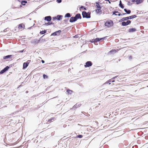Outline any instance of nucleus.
Listing matches in <instances>:
<instances>
[{"label": "nucleus", "instance_id": "51", "mask_svg": "<svg viewBox=\"0 0 148 148\" xmlns=\"http://www.w3.org/2000/svg\"><path fill=\"white\" fill-rule=\"evenodd\" d=\"M132 56H129V59H130V60H131V59H132Z\"/></svg>", "mask_w": 148, "mask_h": 148}, {"label": "nucleus", "instance_id": "60", "mask_svg": "<svg viewBox=\"0 0 148 148\" xmlns=\"http://www.w3.org/2000/svg\"><path fill=\"white\" fill-rule=\"evenodd\" d=\"M38 8H37L35 10L37 11L38 10Z\"/></svg>", "mask_w": 148, "mask_h": 148}, {"label": "nucleus", "instance_id": "63", "mask_svg": "<svg viewBox=\"0 0 148 148\" xmlns=\"http://www.w3.org/2000/svg\"><path fill=\"white\" fill-rule=\"evenodd\" d=\"M55 63V62H52V63L53 64H54V63Z\"/></svg>", "mask_w": 148, "mask_h": 148}, {"label": "nucleus", "instance_id": "62", "mask_svg": "<svg viewBox=\"0 0 148 148\" xmlns=\"http://www.w3.org/2000/svg\"><path fill=\"white\" fill-rule=\"evenodd\" d=\"M148 18H146V20H148Z\"/></svg>", "mask_w": 148, "mask_h": 148}, {"label": "nucleus", "instance_id": "13", "mask_svg": "<svg viewBox=\"0 0 148 148\" xmlns=\"http://www.w3.org/2000/svg\"><path fill=\"white\" fill-rule=\"evenodd\" d=\"M44 20L47 22L50 21H51L52 18L51 16H45L44 18Z\"/></svg>", "mask_w": 148, "mask_h": 148}, {"label": "nucleus", "instance_id": "26", "mask_svg": "<svg viewBox=\"0 0 148 148\" xmlns=\"http://www.w3.org/2000/svg\"><path fill=\"white\" fill-rule=\"evenodd\" d=\"M66 92L68 93V95H71L72 93L73 92V91L72 90H70L69 89L66 90Z\"/></svg>", "mask_w": 148, "mask_h": 148}, {"label": "nucleus", "instance_id": "59", "mask_svg": "<svg viewBox=\"0 0 148 148\" xmlns=\"http://www.w3.org/2000/svg\"><path fill=\"white\" fill-rule=\"evenodd\" d=\"M28 92H29V91H28V90H26V91H25V93H26V94H27V93H28Z\"/></svg>", "mask_w": 148, "mask_h": 148}, {"label": "nucleus", "instance_id": "49", "mask_svg": "<svg viewBox=\"0 0 148 148\" xmlns=\"http://www.w3.org/2000/svg\"><path fill=\"white\" fill-rule=\"evenodd\" d=\"M23 83H24L23 82H22L21 84L20 85H19V86H18L17 88H19L20 87H21L22 86H23L22 84H23Z\"/></svg>", "mask_w": 148, "mask_h": 148}, {"label": "nucleus", "instance_id": "61", "mask_svg": "<svg viewBox=\"0 0 148 148\" xmlns=\"http://www.w3.org/2000/svg\"><path fill=\"white\" fill-rule=\"evenodd\" d=\"M118 13V14H121L120 12H119L118 13Z\"/></svg>", "mask_w": 148, "mask_h": 148}, {"label": "nucleus", "instance_id": "10", "mask_svg": "<svg viewBox=\"0 0 148 148\" xmlns=\"http://www.w3.org/2000/svg\"><path fill=\"white\" fill-rule=\"evenodd\" d=\"M96 7L97 9H101L102 6L100 4H102L101 3L99 2H96Z\"/></svg>", "mask_w": 148, "mask_h": 148}, {"label": "nucleus", "instance_id": "43", "mask_svg": "<svg viewBox=\"0 0 148 148\" xmlns=\"http://www.w3.org/2000/svg\"><path fill=\"white\" fill-rule=\"evenodd\" d=\"M15 63H13V64H10V65H9V66L10 68L12 67L13 66H14V65L16 64Z\"/></svg>", "mask_w": 148, "mask_h": 148}, {"label": "nucleus", "instance_id": "14", "mask_svg": "<svg viewBox=\"0 0 148 148\" xmlns=\"http://www.w3.org/2000/svg\"><path fill=\"white\" fill-rule=\"evenodd\" d=\"M81 105V104L80 103H77L75 105H74L72 107V109L75 110L76 108L78 107H79Z\"/></svg>", "mask_w": 148, "mask_h": 148}, {"label": "nucleus", "instance_id": "45", "mask_svg": "<svg viewBox=\"0 0 148 148\" xmlns=\"http://www.w3.org/2000/svg\"><path fill=\"white\" fill-rule=\"evenodd\" d=\"M126 14V13H123L122 14H118V16H122L123 15H124Z\"/></svg>", "mask_w": 148, "mask_h": 148}, {"label": "nucleus", "instance_id": "41", "mask_svg": "<svg viewBox=\"0 0 148 148\" xmlns=\"http://www.w3.org/2000/svg\"><path fill=\"white\" fill-rule=\"evenodd\" d=\"M132 19H133L137 17V16L136 15H134L131 16Z\"/></svg>", "mask_w": 148, "mask_h": 148}, {"label": "nucleus", "instance_id": "64", "mask_svg": "<svg viewBox=\"0 0 148 148\" xmlns=\"http://www.w3.org/2000/svg\"><path fill=\"white\" fill-rule=\"evenodd\" d=\"M65 137H66V136H64L63 138H65Z\"/></svg>", "mask_w": 148, "mask_h": 148}, {"label": "nucleus", "instance_id": "37", "mask_svg": "<svg viewBox=\"0 0 148 148\" xmlns=\"http://www.w3.org/2000/svg\"><path fill=\"white\" fill-rule=\"evenodd\" d=\"M83 136L82 135H78L76 137H75V138H82Z\"/></svg>", "mask_w": 148, "mask_h": 148}, {"label": "nucleus", "instance_id": "30", "mask_svg": "<svg viewBox=\"0 0 148 148\" xmlns=\"http://www.w3.org/2000/svg\"><path fill=\"white\" fill-rule=\"evenodd\" d=\"M55 119V117H51L50 119H49L47 121V122H51L53 120H54V119Z\"/></svg>", "mask_w": 148, "mask_h": 148}, {"label": "nucleus", "instance_id": "9", "mask_svg": "<svg viewBox=\"0 0 148 148\" xmlns=\"http://www.w3.org/2000/svg\"><path fill=\"white\" fill-rule=\"evenodd\" d=\"M61 32V30H58L56 31L55 32L51 34V36H59L60 35Z\"/></svg>", "mask_w": 148, "mask_h": 148}, {"label": "nucleus", "instance_id": "19", "mask_svg": "<svg viewBox=\"0 0 148 148\" xmlns=\"http://www.w3.org/2000/svg\"><path fill=\"white\" fill-rule=\"evenodd\" d=\"M124 10L126 13V14H130L131 13V11L130 9H128L126 8H124Z\"/></svg>", "mask_w": 148, "mask_h": 148}, {"label": "nucleus", "instance_id": "50", "mask_svg": "<svg viewBox=\"0 0 148 148\" xmlns=\"http://www.w3.org/2000/svg\"><path fill=\"white\" fill-rule=\"evenodd\" d=\"M40 41L42 42H44V41H45V39H42V38H41V40Z\"/></svg>", "mask_w": 148, "mask_h": 148}, {"label": "nucleus", "instance_id": "58", "mask_svg": "<svg viewBox=\"0 0 148 148\" xmlns=\"http://www.w3.org/2000/svg\"><path fill=\"white\" fill-rule=\"evenodd\" d=\"M121 3H122V1H121V0H120L119 3V4H121Z\"/></svg>", "mask_w": 148, "mask_h": 148}, {"label": "nucleus", "instance_id": "24", "mask_svg": "<svg viewBox=\"0 0 148 148\" xmlns=\"http://www.w3.org/2000/svg\"><path fill=\"white\" fill-rule=\"evenodd\" d=\"M95 11L96 12L97 14H99V13L101 14L102 12V11L101 10V9L97 8L95 10Z\"/></svg>", "mask_w": 148, "mask_h": 148}, {"label": "nucleus", "instance_id": "29", "mask_svg": "<svg viewBox=\"0 0 148 148\" xmlns=\"http://www.w3.org/2000/svg\"><path fill=\"white\" fill-rule=\"evenodd\" d=\"M10 68V67L8 66H6L3 69L6 72L7 71L8 69Z\"/></svg>", "mask_w": 148, "mask_h": 148}, {"label": "nucleus", "instance_id": "4", "mask_svg": "<svg viewBox=\"0 0 148 148\" xmlns=\"http://www.w3.org/2000/svg\"><path fill=\"white\" fill-rule=\"evenodd\" d=\"M118 77V75H117L115 76V77L112 78L111 79L108 80L105 83V84H108L109 85L111 84V82H116L117 83L119 81V80L117 79H116L117 78V77Z\"/></svg>", "mask_w": 148, "mask_h": 148}, {"label": "nucleus", "instance_id": "5", "mask_svg": "<svg viewBox=\"0 0 148 148\" xmlns=\"http://www.w3.org/2000/svg\"><path fill=\"white\" fill-rule=\"evenodd\" d=\"M45 35L42 36L38 40H37V39H34L33 40L31 41V43L32 44L35 43V44H37L41 40V38L43 37Z\"/></svg>", "mask_w": 148, "mask_h": 148}, {"label": "nucleus", "instance_id": "22", "mask_svg": "<svg viewBox=\"0 0 148 148\" xmlns=\"http://www.w3.org/2000/svg\"><path fill=\"white\" fill-rule=\"evenodd\" d=\"M144 1V0H136L135 3L137 5L139 4L142 3Z\"/></svg>", "mask_w": 148, "mask_h": 148}, {"label": "nucleus", "instance_id": "16", "mask_svg": "<svg viewBox=\"0 0 148 148\" xmlns=\"http://www.w3.org/2000/svg\"><path fill=\"white\" fill-rule=\"evenodd\" d=\"M14 56L12 55H9L7 56H4L3 57V60H5L7 59L10 58Z\"/></svg>", "mask_w": 148, "mask_h": 148}, {"label": "nucleus", "instance_id": "34", "mask_svg": "<svg viewBox=\"0 0 148 148\" xmlns=\"http://www.w3.org/2000/svg\"><path fill=\"white\" fill-rule=\"evenodd\" d=\"M131 22V21L130 20H127V21L126 22V23L127 24V26L130 25V24Z\"/></svg>", "mask_w": 148, "mask_h": 148}, {"label": "nucleus", "instance_id": "7", "mask_svg": "<svg viewBox=\"0 0 148 148\" xmlns=\"http://www.w3.org/2000/svg\"><path fill=\"white\" fill-rule=\"evenodd\" d=\"M25 23H22L18 25V28L19 30L21 29H24L25 28Z\"/></svg>", "mask_w": 148, "mask_h": 148}, {"label": "nucleus", "instance_id": "53", "mask_svg": "<svg viewBox=\"0 0 148 148\" xmlns=\"http://www.w3.org/2000/svg\"><path fill=\"white\" fill-rule=\"evenodd\" d=\"M7 29H5L3 31V32H6L7 31Z\"/></svg>", "mask_w": 148, "mask_h": 148}, {"label": "nucleus", "instance_id": "47", "mask_svg": "<svg viewBox=\"0 0 148 148\" xmlns=\"http://www.w3.org/2000/svg\"><path fill=\"white\" fill-rule=\"evenodd\" d=\"M53 20L54 21H55L56 20H57V18L56 17V16H54V17H53Z\"/></svg>", "mask_w": 148, "mask_h": 148}, {"label": "nucleus", "instance_id": "48", "mask_svg": "<svg viewBox=\"0 0 148 148\" xmlns=\"http://www.w3.org/2000/svg\"><path fill=\"white\" fill-rule=\"evenodd\" d=\"M34 25H35V24H34L33 26H31V27H28V29H31L34 26Z\"/></svg>", "mask_w": 148, "mask_h": 148}, {"label": "nucleus", "instance_id": "25", "mask_svg": "<svg viewBox=\"0 0 148 148\" xmlns=\"http://www.w3.org/2000/svg\"><path fill=\"white\" fill-rule=\"evenodd\" d=\"M47 29H44V30H42V31H40L39 34L42 35L44 34L47 32Z\"/></svg>", "mask_w": 148, "mask_h": 148}, {"label": "nucleus", "instance_id": "11", "mask_svg": "<svg viewBox=\"0 0 148 148\" xmlns=\"http://www.w3.org/2000/svg\"><path fill=\"white\" fill-rule=\"evenodd\" d=\"M74 17L76 21L79 19H81L82 18L80 14L79 13L76 14L74 16Z\"/></svg>", "mask_w": 148, "mask_h": 148}, {"label": "nucleus", "instance_id": "40", "mask_svg": "<svg viewBox=\"0 0 148 148\" xmlns=\"http://www.w3.org/2000/svg\"><path fill=\"white\" fill-rule=\"evenodd\" d=\"M127 5L128 6H131L132 5V3H130V2L129 1H127Z\"/></svg>", "mask_w": 148, "mask_h": 148}, {"label": "nucleus", "instance_id": "15", "mask_svg": "<svg viewBox=\"0 0 148 148\" xmlns=\"http://www.w3.org/2000/svg\"><path fill=\"white\" fill-rule=\"evenodd\" d=\"M137 30L135 28H130L128 30V32L130 33L135 32Z\"/></svg>", "mask_w": 148, "mask_h": 148}, {"label": "nucleus", "instance_id": "28", "mask_svg": "<svg viewBox=\"0 0 148 148\" xmlns=\"http://www.w3.org/2000/svg\"><path fill=\"white\" fill-rule=\"evenodd\" d=\"M125 20V21H126L127 20H129V19H132L131 16H127L125 17H123Z\"/></svg>", "mask_w": 148, "mask_h": 148}, {"label": "nucleus", "instance_id": "44", "mask_svg": "<svg viewBox=\"0 0 148 148\" xmlns=\"http://www.w3.org/2000/svg\"><path fill=\"white\" fill-rule=\"evenodd\" d=\"M79 37V36H78V34H76L73 36V38H78Z\"/></svg>", "mask_w": 148, "mask_h": 148}, {"label": "nucleus", "instance_id": "2", "mask_svg": "<svg viewBox=\"0 0 148 148\" xmlns=\"http://www.w3.org/2000/svg\"><path fill=\"white\" fill-rule=\"evenodd\" d=\"M91 12H86L85 11H83L82 12V15L83 18H90L91 17Z\"/></svg>", "mask_w": 148, "mask_h": 148}, {"label": "nucleus", "instance_id": "33", "mask_svg": "<svg viewBox=\"0 0 148 148\" xmlns=\"http://www.w3.org/2000/svg\"><path fill=\"white\" fill-rule=\"evenodd\" d=\"M119 7H120L122 9H123L124 8V5L123 3H121V4H119Z\"/></svg>", "mask_w": 148, "mask_h": 148}, {"label": "nucleus", "instance_id": "55", "mask_svg": "<svg viewBox=\"0 0 148 148\" xmlns=\"http://www.w3.org/2000/svg\"><path fill=\"white\" fill-rule=\"evenodd\" d=\"M41 62L42 64H43L45 62V61L44 60H41Z\"/></svg>", "mask_w": 148, "mask_h": 148}, {"label": "nucleus", "instance_id": "35", "mask_svg": "<svg viewBox=\"0 0 148 148\" xmlns=\"http://www.w3.org/2000/svg\"><path fill=\"white\" fill-rule=\"evenodd\" d=\"M118 12V11H114L112 12V15H114L116 16H118V14H116V13Z\"/></svg>", "mask_w": 148, "mask_h": 148}, {"label": "nucleus", "instance_id": "46", "mask_svg": "<svg viewBox=\"0 0 148 148\" xmlns=\"http://www.w3.org/2000/svg\"><path fill=\"white\" fill-rule=\"evenodd\" d=\"M62 0H56V2L58 3H60L62 2Z\"/></svg>", "mask_w": 148, "mask_h": 148}, {"label": "nucleus", "instance_id": "20", "mask_svg": "<svg viewBox=\"0 0 148 148\" xmlns=\"http://www.w3.org/2000/svg\"><path fill=\"white\" fill-rule=\"evenodd\" d=\"M56 16L57 18V20L58 21H60L62 18L63 16L61 15H58Z\"/></svg>", "mask_w": 148, "mask_h": 148}, {"label": "nucleus", "instance_id": "57", "mask_svg": "<svg viewBox=\"0 0 148 148\" xmlns=\"http://www.w3.org/2000/svg\"><path fill=\"white\" fill-rule=\"evenodd\" d=\"M123 42H125L127 40V39H123Z\"/></svg>", "mask_w": 148, "mask_h": 148}, {"label": "nucleus", "instance_id": "17", "mask_svg": "<svg viewBox=\"0 0 148 148\" xmlns=\"http://www.w3.org/2000/svg\"><path fill=\"white\" fill-rule=\"evenodd\" d=\"M76 21L74 16H72L71 17L69 20L70 22L71 23H73L75 22Z\"/></svg>", "mask_w": 148, "mask_h": 148}, {"label": "nucleus", "instance_id": "52", "mask_svg": "<svg viewBox=\"0 0 148 148\" xmlns=\"http://www.w3.org/2000/svg\"><path fill=\"white\" fill-rule=\"evenodd\" d=\"M68 20H69V18H66V19H65V20H64L63 21L64 22H67Z\"/></svg>", "mask_w": 148, "mask_h": 148}, {"label": "nucleus", "instance_id": "6", "mask_svg": "<svg viewBox=\"0 0 148 148\" xmlns=\"http://www.w3.org/2000/svg\"><path fill=\"white\" fill-rule=\"evenodd\" d=\"M31 61L30 60H28L27 62L23 63V69H26L28 66L30 62Z\"/></svg>", "mask_w": 148, "mask_h": 148}, {"label": "nucleus", "instance_id": "23", "mask_svg": "<svg viewBox=\"0 0 148 148\" xmlns=\"http://www.w3.org/2000/svg\"><path fill=\"white\" fill-rule=\"evenodd\" d=\"M87 8L85 7L84 6L82 5L79 8V10L80 11H81L82 9L83 10H87Z\"/></svg>", "mask_w": 148, "mask_h": 148}, {"label": "nucleus", "instance_id": "56", "mask_svg": "<svg viewBox=\"0 0 148 148\" xmlns=\"http://www.w3.org/2000/svg\"><path fill=\"white\" fill-rule=\"evenodd\" d=\"M106 1H108V2L109 3H110V4L111 3V1L110 0H106Z\"/></svg>", "mask_w": 148, "mask_h": 148}, {"label": "nucleus", "instance_id": "3", "mask_svg": "<svg viewBox=\"0 0 148 148\" xmlns=\"http://www.w3.org/2000/svg\"><path fill=\"white\" fill-rule=\"evenodd\" d=\"M108 36H106L101 38H94L92 40H90L89 41L91 43H95V42H98L102 40H106V38Z\"/></svg>", "mask_w": 148, "mask_h": 148}, {"label": "nucleus", "instance_id": "42", "mask_svg": "<svg viewBox=\"0 0 148 148\" xmlns=\"http://www.w3.org/2000/svg\"><path fill=\"white\" fill-rule=\"evenodd\" d=\"M125 21L124 19V18H123L122 19H120L119 20V22H122L123 21Z\"/></svg>", "mask_w": 148, "mask_h": 148}, {"label": "nucleus", "instance_id": "21", "mask_svg": "<svg viewBox=\"0 0 148 148\" xmlns=\"http://www.w3.org/2000/svg\"><path fill=\"white\" fill-rule=\"evenodd\" d=\"M116 50L114 49H112L110 50L108 53V54H114L116 53Z\"/></svg>", "mask_w": 148, "mask_h": 148}, {"label": "nucleus", "instance_id": "8", "mask_svg": "<svg viewBox=\"0 0 148 148\" xmlns=\"http://www.w3.org/2000/svg\"><path fill=\"white\" fill-rule=\"evenodd\" d=\"M92 65V63L90 61H88L86 62L85 64L84 65V66L85 68L87 67H89L91 66Z\"/></svg>", "mask_w": 148, "mask_h": 148}, {"label": "nucleus", "instance_id": "38", "mask_svg": "<svg viewBox=\"0 0 148 148\" xmlns=\"http://www.w3.org/2000/svg\"><path fill=\"white\" fill-rule=\"evenodd\" d=\"M5 72L4 70L3 69L0 71V74H2Z\"/></svg>", "mask_w": 148, "mask_h": 148}, {"label": "nucleus", "instance_id": "18", "mask_svg": "<svg viewBox=\"0 0 148 148\" xmlns=\"http://www.w3.org/2000/svg\"><path fill=\"white\" fill-rule=\"evenodd\" d=\"M44 25L46 26H48L51 25H54V23L51 21H50L48 22L47 23H45Z\"/></svg>", "mask_w": 148, "mask_h": 148}, {"label": "nucleus", "instance_id": "1", "mask_svg": "<svg viewBox=\"0 0 148 148\" xmlns=\"http://www.w3.org/2000/svg\"><path fill=\"white\" fill-rule=\"evenodd\" d=\"M113 21L110 19H108L106 20L104 23L105 26L108 28L111 27L113 26Z\"/></svg>", "mask_w": 148, "mask_h": 148}, {"label": "nucleus", "instance_id": "31", "mask_svg": "<svg viewBox=\"0 0 148 148\" xmlns=\"http://www.w3.org/2000/svg\"><path fill=\"white\" fill-rule=\"evenodd\" d=\"M43 79H47L48 78V75L45 74H43Z\"/></svg>", "mask_w": 148, "mask_h": 148}, {"label": "nucleus", "instance_id": "36", "mask_svg": "<svg viewBox=\"0 0 148 148\" xmlns=\"http://www.w3.org/2000/svg\"><path fill=\"white\" fill-rule=\"evenodd\" d=\"M118 12V11H114L112 12V15H114L116 16H118V14H116V13Z\"/></svg>", "mask_w": 148, "mask_h": 148}, {"label": "nucleus", "instance_id": "27", "mask_svg": "<svg viewBox=\"0 0 148 148\" xmlns=\"http://www.w3.org/2000/svg\"><path fill=\"white\" fill-rule=\"evenodd\" d=\"M71 14L69 13H66L64 16V17L65 18H69L71 17Z\"/></svg>", "mask_w": 148, "mask_h": 148}, {"label": "nucleus", "instance_id": "54", "mask_svg": "<svg viewBox=\"0 0 148 148\" xmlns=\"http://www.w3.org/2000/svg\"><path fill=\"white\" fill-rule=\"evenodd\" d=\"M136 0H131V1L133 3H135Z\"/></svg>", "mask_w": 148, "mask_h": 148}, {"label": "nucleus", "instance_id": "12", "mask_svg": "<svg viewBox=\"0 0 148 148\" xmlns=\"http://www.w3.org/2000/svg\"><path fill=\"white\" fill-rule=\"evenodd\" d=\"M21 1H19L21 2V5H20L19 7L21 8L22 5H25L27 3V1L26 0H21Z\"/></svg>", "mask_w": 148, "mask_h": 148}, {"label": "nucleus", "instance_id": "39", "mask_svg": "<svg viewBox=\"0 0 148 148\" xmlns=\"http://www.w3.org/2000/svg\"><path fill=\"white\" fill-rule=\"evenodd\" d=\"M25 51V50L24 49H23L22 50H21L18 51L17 52V53H23V52H24Z\"/></svg>", "mask_w": 148, "mask_h": 148}, {"label": "nucleus", "instance_id": "32", "mask_svg": "<svg viewBox=\"0 0 148 148\" xmlns=\"http://www.w3.org/2000/svg\"><path fill=\"white\" fill-rule=\"evenodd\" d=\"M121 25L122 26H127V24L126 23V22L124 21L122 22V23H121Z\"/></svg>", "mask_w": 148, "mask_h": 148}]
</instances>
